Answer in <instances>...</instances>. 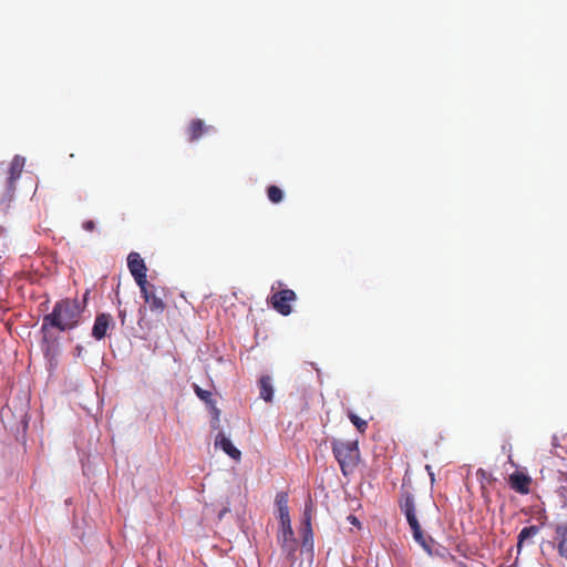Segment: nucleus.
I'll list each match as a JSON object with an SVG mask.
<instances>
[{"instance_id":"nucleus-21","label":"nucleus","mask_w":567,"mask_h":567,"mask_svg":"<svg viewBox=\"0 0 567 567\" xmlns=\"http://www.w3.org/2000/svg\"><path fill=\"white\" fill-rule=\"evenodd\" d=\"M419 513H420L421 519L425 523L426 515H429V514H436L437 513V507H436V505L433 502H429L427 503V511H426V513H424L422 509H420Z\"/></svg>"},{"instance_id":"nucleus-24","label":"nucleus","mask_w":567,"mask_h":567,"mask_svg":"<svg viewBox=\"0 0 567 567\" xmlns=\"http://www.w3.org/2000/svg\"><path fill=\"white\" fill-rule=\"evenodd\" d=\"M349 519L351 520L352 524H358L359 523L355 516L350 515Z\"/></svg>"},{"instance_id":"nucleus-22","label":"nucleus","mask_w":567,"mask_h":567,"mask_svg":"<svg viewBox=\"0 0 567 567\" xmlns=\"http://www.w3.org/2000/svg\"><path fill=\"white\" fill-rule=\"evenodd\" d=\"M82 227L86 231H93L95 229V223L93 220H86L82 224Z\"/></svg>"},{"instance_id":"nucleus-18","label":"nucleus","mask_w":567,"mask_h":567,"mask_svg":"<svg viewBox=\"0 0 567 567\" xmlns=\"http://www.w3.org/2000/svg\"><path fill=\"white\" fill-rule=\"evenodd\" d=\"M267 196L271 203L278 204L284 199V192L278 186L270 185L267 188Z\"/></svg>"},{"instance_id":"nucleus-25","label":"nucleus","mask_w":567,"mask_h":567,"mask_svg":"<svg viewBox=\"0 0 567 567\" xmlns=\"http://www.w3.org/2000/svg\"><path fill=\"white\" fill-rule=\"evenodd\" d=\"M457 567H468L465 563L463 561H457Z\"/></svg>"},{"instance_id":"nucleus-2","label":"nucleus","mask_w":567,"mask_h":567,"mask_svg":"<svg viewBox=\"0 0 567 567\" xmlns=\"http://www.w3.org/2000/svg\"><path fill=\"white\" fill-rule=\"evenodd\" d=\"M400 508L404 514L408 524L412 530L413 539L429 554L432 555V544L434 539L432 537H425L422 532L421 524L416 516V506L414 497L410 492H403L400 498Z\"/></svg>"},{"instance_id":"nucleus-11","label":"nucleus","mask_w":567,"mask_h":567,"mask_svg":"<svg viewBox=\"0 0 567 567\" xmlns=\"http://www.w3.org/2000/svg\"><path fill=\"white\" fill-rule=\"evenodd\" d=\"M539 532H540V527L537 525L524 527L519 532L518 537H517V545H516L518 555L520 554L524 546L534 544L533 539L535 536H537L539 534Z\"/></svg>"},{"instance_id":"nucleus-16","label":"nucleus","mask_w":567,"mask_h":567,"mask_svg":"<svg viewBox=\"0 0 567 567\" xmlns=\"http://www.w3.org/2000/svg\"><path fill=\"white\" fill-rule=\"evenodd\" d=\"M259 396L266 402H271L274 398L272 380L269 375H262L259 381Z\"/></svg>"},{"instance_id":"nucleus-5","label":"nucleus","mask_w":567,"mask_h":567,"mask_svg":"<svg viewBox=\"0 0 567 567\" xmlns=\"http://www.w3.org/2000/svg\"><path fill=\"white\" fill-rule=\"evenodd\" d=\"M276 287H271V296L268 303L281 316H289L292 312L291 302L297 300V295L292 289H280L275 291Z\"/></svg>"},{"instance_id":"nucleus-20","label":"nucleus","mask_w":567,"mask_h":567,"mask_svg":"<svg viewBox=\"0 0 567 567\" xmlns=\"http://www.w3.org/2000/svg\"><path fill=\"white\" fill-rule=\"evenodd\" d=\"M194 391L196 393V395L205 401V402H209L210 401V398H212V393L207 390H203L202 388H199L198 385L194 384Z\"/></svg>"},{"instance_id":"nucleus-10","label":"nucleus","mask_w":567,"mask_h":567,"mask_svg":"<svg viewBox=\"0 0 567 567\" xmlns=\"http://www.w3.org/2000/svg\"><path fill=\"white\" fill-rule=\"evenodd\" d=\"M509 486L519 494H528L530 488L532 478L519 471L514 472L508 478Z\"/></svg>"},{"instance_id":"nucleus-12","label":"nucleus","mask_w":567,"mask_h":567,"mask_svg":"<svg viewBox=\"0 0 567 567\" xmlns=\"http://www.w3.org/2000/svg\"><path fill=\"white\" fill-rule=\"evenodd\" d=\"M112 322V317L109 313H100L96 316L93 328L92 336L96 340H101L106 336L107 329Z\"/></svg>"},{"instance_id":"nucleus-1","label":"nucleus","mask_w":567,"mask_h":567,"mask_svg":"<svg viewBox=\"0 0 567 567\" xmlns=\"http://www.w3.org/2000/svg\"><path fill=\"white\" fill-rule=\"evenodd\" d=\"M83 310L84 306L78 299L66 298L58 301L52 312L43 317L41 332L43 342L47 343V352L51 348V329L63 332L76 328L81 321Z\"/></svg>"},{"instance_id":"nucleus-4","label":"nucleus","mask_w":567,"mask_h":567,"mask_svg":"<svg viewBox=\"0 0 567 567\" xmlns=\"http://www.w3.org/2000/svg\"><path fill=\"white\" fill-rule=\"evenodd\" d=\"M24 165L25 158L16 155L10 163L9 175L0 181V207L2 209H7L13 199L16 182L21 177Z\"/></svg>"},{"instance_id":"nucleus-14","label":"nucleus","mask_w":567,"mask_h":567,"mask_svg":"<svg viewBox=\"0 0 567 567\" xmlns=\"http://www.w3.org/2000/svg\"><path fill=\"white\" fill-rule=\"evenodd\" d=\"M215 445L216 447H220L231 458L236 461L240 460V451L233 445L230 440L224 433H218L215 440Z\"/></svg>"},{"instance_id":"nucleus-17","label":"nucleus","mask_w":567,"mask_h":567,"mask_svg":"<svg viewBox=\"0 0 567 567\" xmlns=\"http://www.w3.org/2000/svg\"><path fill=\"white\" fill-rule=\"evenodd\" d=\"M276 505L278 507L280 522L290 520L289 508H288V495L286 493L277 494Z\"/></svg>"},{"instance_id":"nucleus-9","label":"nucleus","mask_w":567,"mask_h":567,"mask_svg":"<svg viewBox=\"0 0 567 567\" xmlns=\"http://www.w3.org/2000/svg\"><path fill=\"white\" fill-rule=\"evenodd\" d=\"M553 547L561 558L567 560V522L554 526Z\"/></svg>"},{"instance_id":"nucleus-26","label":"nucleus","mask_w":567,"mask_h":567,"mask_svg":"<svg viewBox=\"0 0 567 567\" xmlns=\"http://www.w3.org/2000/svg\"><path fill=\"white\" fill-rule=\"evenodd\" d=\"M277 285L279 288H281L284 286V284L281 281H278Z\"/></svg>"},{"instance_id":"nucleus-19","label":"nucleus","mask_w":567,"mask_h":567,"mask_svg":"<svg viewBox=\"0 0 567 567\" xmlns=\"http://www.w3.org/2000/svg\"><path fill=\"white\" fill-rule=\"evenodd\" d=\"M348 417L360 433H364L367 431V429H368L367 421L362 420L361 417H359L357 414H354L351 411L348 412Z\"/></svg>"},{"instance_id":"nucleus-7","label":"nucleus","mask_w":567,"mask_h":567,"mask_svg":"<svg viewBox=\"0 0 567 567\" xmlns=\"http://www.w3.org/2000/svg\"><path fill=\"white\" fill-rule=\"evenodd\" d=\"M127 267L138 287L147 281V268L138 252H131L127 257Z\"/></svg>"},{"instance_id":"nucleus-15","label":"nucleus","mask_w":567,"mask_h":567,"mask_svg":"<svg viewBox=\"0 0 567 567\" xmlns=\"http://www.w3.org/2000/svg\"><path fill=\"white\" fill-rule=\"evenodd\" d=\"M209 126H206L204 121L200 118H195L190 121L187 126L186 134L188 136L189 142H195L200 138L206 132L209 131Z\"/></svg>"},{"instance_id":"nucleus-6","label":"nucleus","mask_w":567,"mask_h":567,"mask_svg":"<svg viewBox=\"0 0 567 567\" xmlns=\"http://www.w3.org/2000/svg\"><path fill=\"white\" fill-rule=\"evenodd\" d=\"M141 295L144 299V301L148 305L150 310L155 313H163L166 305L163 301L162 297L157 292V288L153 285L146 281L143 284V287H140Z\"/></svg>"},{"instance_id":"nucleus-23","label":"nucleus","mask_w":567,"mask_h":567,"mask_svg":"<svg viewBox=\"0 0 567 567\" xmlns=\"http://www.w3.org/2000/svg\"><path fill=\"white\" fill-rule=\"evenodd\" d=\"M477 475H478V476H482V477H486V472H485L484 470L480 468V470L477 471Z\"/></svg>"},{"instance_id":"nucleus-8","label":"nucleus","mask_w":567,"mask_h":567,"mask_svg":"<svg viewBox=\"0 0 567 567\" xmlns=\"http://www.w3.org/2000/svg\"><path fill=\"white\" fill-rule=\"evenodd\" d=\"M281 530L278 535V542L280 543L282 551L288 556H292L297 549V543L293 537V530L290 525V520L280 522Z\"/></svg>"},{"instance_id":"nucleus-3","label":"nucleus","mask_w":567,"mask_h":567,"mask_svg":"<svg viewBox=\"0 0 567 567\" xmlns=\"http://www.w3.org/2000/svg\"><path fill=\"white\" fill-rule=\"evenodd\" d=\"M331 447L332 453L340 465L342 474L344 476L352 474L360 461V450L358 441L333 440L331 443Z\"/></svg>"},{"instance_id":"nucleus-13","label":"nucleus","mask_w":567,"mask_h":567,"mask_svg":"<svg viewBox=\"0 0 567 567\" xmlns=\"http://www.w3.org/2000/svg\"><path fill=\"white\" fill-rule=\"evenodd\" d=\"M311 518H312V501L309 498V501L305 505L303 519H302L301 533H302L303 545H306L308 542L312 540Z\"/></svg>"}]
</instances>
